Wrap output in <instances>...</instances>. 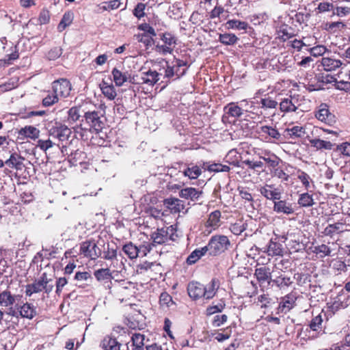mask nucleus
I'll return each instance as SVG.
<instances>
[{"instance_id":"obj_48","label":"nucleus","mask_w":350,"mask_h":350,"mask_svg":"<svg viewBox=\"0 0 350 350\" xmlns=\"http://www.w3.org/2000/svg\"><path fill=\"white\" fill-rule=\"evenodd\" d=\"M345 24L341 21L327 23L325 29L332 32L341 30L345 27Z\"/></svg>"},{"instance_id":"obj_32","label":"nucleus","mask_w":350,"mask_h":350,"mask_svg":"<svg viewBox=\"0 0 350 350\" xmlns=\"http://www.w3.org/2000/svg\"><path fill=\"white\" fill-rule=\"evenodd\" d=\"M101 346L104 350H117L120 345L118 344L116 338L107 336L103 340Z\"/></svg>"},{"instance_id":"obj_23","label":"nucleus","mask_w":350,"mask_h":350,"mask_svg":"<svg viewBox=\"0 0 350 350\" xmlns=\"http://www.w3.org/2000/svg\"><path fill=\"white\" fill-rule=\"evenodd\" d=\"M178 173H182L189 179H196L201 175L202 170L198 165H192L187 167L183 171L179 170Z\"/></svg>"},{"instance_id":"obj_33","label":"nucleus","mask_w":350,"mask_h":350,"mask_svg":"<svg viewBox=\"0 0 350 350\" xmlns=\"http://www.w3.org/2000/svg\"><path fill=\"white\" fill-rule=\"evenodd\" d=\"M295 298L293 296L291 295H288L287 296L283 298V301L280 304L279 309L284 312H286L289 311L294 305Z\"/></svg>"},{"instance_id":"obj_16","label":"nucleus","mask_w":350,"mask_h":350,"mask_svg":"<svg viewBox=\"0 0 350 350\" xmlns=\"http://www.w3.org/2000/svg\"><path fill=\"white\" fill-rule=\"evenodd\" d=\"M273 211L278 213L286 215H291L295 211L292 204L287 202L286 200L274 201Z\"/></svg>"},{"instance_id":"obj_4","label":"nucleus","mask_w":350,"mask_h":350,"mask_svg":"<svg viewBox=\"0 0 350 350\" xmlns=\"http://www.w3.org/2000/svg\"><path fill=\"white\" fill-rule=\"evenodd\" d=\"M175 228L173 226L165 228L157 229V230L153 232L151 235V238L153 240L154 246L156 244H165V246H170V249L172 250V243L174 239L173 238L174 234Z\"/></svg>"},{"instance_id":"obj_58","label":"nucleus","mask_w":350,"mask_h":350,"mask_svg":"<svg viewBox=\"0 0 350 350\" xmlns=\"http://www.w3.org/2000/svg\"><path fill=\"white\" fill-rule=\"evenodd\" d=\"M334 10V5L329 2H321L318 5L317 10L319 13H323Z\"/></svg>"},{"instance_id":"obj_47","label":"nucleus","mask_w":350,"mask_h":350,"mask_svg":"<svg viewBox=\"0 0 350 350\" xmlns=\"http://www.w3.org/2000/svg\"><path fill=\"white\" fill-rule=\"evenodd\" d=\"M207 170L209 172H229L230 168L228 165H222L221 163H213L208 166Z\"/></svg>"},{"instance_id":"obj_61","label":"nucleus","mask_w":350,"mask_h":350,"mask_svg":"<svg viewBox=\"0 0 350 350\" xmlns=\"http://www.w3.org/2000/svg\"><path fill=\"white\" fill-rule=\"evenodd\" d=\"M50 21V13L49 10L43 9L40 12L38 16V21L40 24H47Z\"/></svg>"},{"instance_id":"obj_36","label":"nucleus","mask_w":350,"mask_h":350,"mask_svg":"<svg viewBox=\"0 0 350 350\" xmlns=\"http://www.w3.org/2000/svg\"><path fill=\"white\" fill-rule=\"evenodd\" d=\"M144 335L135 333L133 334L131 337L132 345L134 347L132 350H143L144 347Z\"/></svg>"},{"instance_id":"obj_52","label":"nucleus","mask_w":350,"mask_h":350,"mask_svg":"<svg viewBox=\"0 0 350 350\" xmlns=\"http://www.w3.org/2000/svg\"><path fill=\"white\" fill-rule=\"evenodd\" d=\"M307 50L310 52L311 55L314 57H319L324 55L327 49L323 45H317Z\"/></svg>"},{"instance_id":"obj_13","label":"nucleus","mask_w":350,"mask_h":350,"mask_svg":"<svg viewBox=\"0 0 350 350\" xmlns=\"http://www.w3.org/2000/svg\"><path fill=\"white\" fill-rule=\"evenodd\" d=\"M85 105L75 106L68 111L67 121L70 124H73L79 120L81 117L83 118Z\"/></svg>"},{"instance_id":"obj_21","label":"nucleus","mask_w":350,"mask_h":350,"mask_svg":"<svg viewBox=\"0 0 350 350\" xmlns=\"http://www.w3.org/2000/svg\"><path fill=\"white\" fill-rule=\"evenodd\" d=\"M311 146L317 150H332L334 144L329 141L322 140L320 139H312L309 140Z\"/></svg>"},{"instance_id":"obj_18","label":"nucleus","mask_w":350,"mask_h":350,"mask_svg":"<svg viewBox=\"0 0 350 350\" xmlns=\"http://www.w3.org/2000/svg\"><path fill=\"white\" fill-rule=\"evenodd\" d=\"M219 287V282L218 280L215 278L212 279L208 284H207L206 286H204V298L206 299H212L215 295Z\"/></svg>"},{"instance_id":"obj_17","label":"nucleus","mask_w":350,"mask_h":350,"mask_svg":"<svg viewBox=\"0 0 350 350\" xmlns=\"http://www.w3.org/2000/svg\"><path fill=\"white\" fill-rule=\"evenodd\" d=\"M20 315L28 319H32L37 314L36 308L31 304L26 302L23 304L19 310Z\"/></svg>"},{"instance_id":"obj_64","label":"nucleus","mask_w":350,"mask_h":350,"mask_svg":"<svg viewBox=\"0 0 350 350\" xmlns=\"http://www.w3.org/2000/svg\"><path fill=\"white\" fill-rule=\"evenodd\" d=\"M228 317L226 314H217L215 316L213 325L215 327H219L226 322Z\"/></svg>"},{"instance_id":"obj_34","label":"nucleus","mask_w":350,"mask_h":350,"mask_svg":"<svg viewBox=\"0 0 350 350\" xmlns=\"http://www.w3.org/2000/svg\"><path fill=\"white\" fill-rule=\"evenodd\" d=\"M239 38L234 33H222L219 34V41L224 45H233L237 43Z\"/></svg>"},{"instance_id":"obj_7","label":"nucleus","mask_w":350,"mask_h":350,"mask_svg":"<svg viewBox=\"0 0 350 350\" xmlns=\"http://www.w3.org/2000/svg\"><path fill=\"white\" fill-rule=\"evenodd\" d=\"M19 297H21V295H14L10 289L7 288L0 292V306L8 308L9 310L8 314L14 316L16 311L13 306Z\"/></svg>"},{"instance_id":"obj_1","label":"nucleus","mask_w":350,"mask_h":350,"mask_svg":"<svg viewBox=\"0 0 350 350\" xmlns=\"http://www.w3.org/2000/svg\"><path fill=\"white\" fill-rule=\"evenodd\" d=\"M52 279L47 278L46 273H43L38 279H36L32 283L25 286V295L31 297L33 294L44 292L49 295L53 290Z\"/></svg>"},{"instance_id":"obj_43","label":"nucleus","mask_w":350,"mask_h":350,"mask_svg":"<svg viewBox=\"0 0 350 350\" xmlns=\"http://www.w3.org/2000/svg\"><path fill=\"white\" fill-rule=\"evenodd\" d=\"M246 224L242 220L231 224L230 227V231L235 235L241 234L246 229Z\"/></svg>"},{"instance_id":"obj_3","label":"nucleus","mask_w":350,"mask_h":350,"mask_svg":"<svg viewBox=\"0 0 350 350\" xmlns=\"http://www.w3.org/2000/svg\"><path fill=\"white\" fill-rule=\"evenodd\" d=\"M230 244V242L226 236L215 235L211 238L205 247L208 255L215 256L227 250Z\"/></svg>"},{"instance_id":"obj_62","label":"nucleus","mask_w":350,"mask_h":350,"mask_svg":"<svg viewBox=\"0 0 350 350\" xmlns=\"http://www.w3.org/2000/svg\"><path fill=\"white\" fill-rule=\"evenodd\" d=\"M146 5L145 4L142 3H139L135 6V9L133 10V15L136 16L137 18H141L145 15L144 10H145Z\"/></svg>"},{"instance_id":"obj_29","label":"nucleus","mask_w":350,"mask_h":350,"mask_svg":"<svg viewBox=\"0 0 350 350\" xmlns=\"http://www.w3.org/2000/svg\"><path fill=\"white\" fill-rule=\"evenodd\" d=\"M260 159H263L269 167L273 168V170L279 165L281 159L275 154H271L270 152H266L265 156H260Z\"/></svg>"},{"instance_id":"obj_28","label":"nucleus","mask_w":350,"mask_h":350,"mask_svg":"<svg viewBox=\"0 0 350 350\" xmlns=\"http://www.w3.org/2000/svg\"><path fill=\"white\" fill-rule=\"evenodd\" d=\"M10 53L6 55L5 59L1 60L4 64L10 65L12 64L13 62L18 59L19 57V53L17 49V46L12 44L10 46Z\"/></svg>"},{"instance_id":"obj_41","label":"nucleus","mask_w":350,"mask_h":350,"mask_svg":"<svg viewBox=\"0 0 350 350\" xmlns=\"http://www.w3.org/2000/svg\"><path fill=\"white\" fill-rule=\"evenodd\" d=\"M323 321L322 315L319 314L312 318L309 324V327L312 331L319 332L322 330Z\"/></svg>"},{"instance_id":"obj_63","label":"nucleus","mask_w":350,"mask_h":350,"mask_svg":"<svg viewBox=\"0 0 350 350\" xmlns=\"http://www.w3.org/2000/svg\"><path fill=\"white\" fill-rule=\"evenodd\" d=\"M224 304H219L218 305L209 306L206 309V314L211 315L217 312H220L224 308Z\"/></svg>"},{"instance_id":"obj_12","label":"nucleus","mask_w":350,"mask_h":350,"mask_svg":"<svg viewBox=\"0 0 350 350\" xmlns=\"http://www.w3.org/2000/svg\"><path fill=\"white\" fill-rule=\"evenodd\" d=\"M221 212L218 210L210 213L208 218L205 223V227L207 228L208 234L211 233L212 230H215L219 226Z\"/></svg>"},{"instance_id":"obj_30","label":"nucleus","mask_w":350,"mask_h":350,"mask_svg":"<svg viewBox=\"0 0 350 350\" xmlns=\"http://www.w3.org/2000/svg\"><path fill=\"white\" fill-rule=\"evenodd\" d=\"M74 18V14L71 11L66 12L64 14L61 21L58 25V29L62 31L66 29V27L69 26Z\"/></svg>"},{"instance_id":"obj_5","label":"nucleus","mask_w":350,"mask_h":350,"mask_svg":"<svg viewBox=\"0 0 350 350\" xmlns=\"http://www.w3.org/2000/svg\"><path fill=\"white\" fill-rule=\"evenodd\" d=\"M80 254L91 260L97 259L101 252L94 239L86 240L80 244Z\"/></svg>"},{"instance_id":"obj_25","label":"nucleus","mask_w":350,"mask_h":350,"mask_svg":"<svg viewBox=\"0 0 350 350\" xmlns=\"http://www.w3.org/2000/svg\"><path fill=\"white\" fill-rule=\"evenodd\" d=\"M201 193L202 192L198 191L195 188L187 187L181 189L179 196L183 198L194 200L198 199Z\"/></svg>"},{"instance_id":"obj_6","label":"nucleus","mask_w":350,"mask_h":350,"mask_svg":"<svg viewBox=\"0 0 350 350\" xmlns=\"http://www.w3.org/2000/svg\"><path fill=\"white\" fill-rule=\"evenodd\" d=\"M135 284L131 282L122 281L114 286V293L116 297L121 301L128 300L135 293Z\"/></svg>"},{"instance_id":"obj_57","label":"nucleus","mask_w":350,"mask_h":350,"mask_svg":"<svg viewBox=\"0 0 350 350\" xmlns=\"http://www.w3.org/2000/svg\"><path fill=\"white\" fill-rule=\"evenodd\" d=\"M68 284V280L65 277L59 278L56 281V294L59 296L62 292L63 288Z\"/></svg>"},{"instance_id":"obj_59","label":"nucleus","mask_w":350,"mask_h":350,"mask_svg":"<svg viewBox=\"0 0 350 350\" xmlns=\"http://www.w3.org/2000/svg\"><path fill=\"white\" fill-rule=\"evenodd\" d=\"M104 259L113 260L117 258V250L116 248H110L107 246V250L104 252Z\"/></svg>"},{"instance_id":"obj_22","label":"nucleus","mask_w":350,"mask_h":350,"mask_svg":"<svg viewBox=\"0 0 350 350\" xmlns=\"http://www.w3.org/2000/svg\"><path fill=\"white\" fill-rule=\"evenodd\" d=\"M345 224L342 222H337L334 224H329L327 226L323 233L326 236L333 237L335 234H338L344 231Z\"/></svg>"},{"instance_id":"obj_38","label":"nucleus","mask_w":350,"mask_h":350,"mask_svg":"<svg viewBox=\"0 0 350 350\" xmlns=\"http://www.w3.org/2000/svg\"><path fill=\"white\" fill-rule=\"evenodd\" d=\"M159 305L163 309L168 308L174 304L172 297L167 292H163L159 296Z\"/></svg>"},{"instance_id":"obj_40","label":"nucleus","mask_w":350,"mask_h":350,"mask_svg":"<svg viewBox=\"0 0 350 350\" xmlns=\"http://www.w3.org/2000/svg\"><path fill=\"white\" fill-rule=\"evenodd\" d=\"M298 204L301 207L312 206L314 204L312 196L308 193L301 194L298 199Z\"/></svg>"},{"instance_id":"obj_9","label":"nucleus","mask_w":350,"mask_h":350,"mask_svg":"<svg viewBox=\"0 0 350 350\" xmlns=\"http://www.w3.org/2000/svg\"><path fill=\"white\" fill-rule=\"evenodd\" d=\"M315 117L320 121L328 125H333L336 122V116L329 111L328 106L325 103L320 105Z\"/></svg>"},{"instance_id":"obj_51","label":"nucleus","mask_w":350,"mask_h":350,"mask_svg":"<svg viewBox=\"0 0 350 350\" xmlns=\"http://www.w3.org/2000/svg\"><path fill=\"white\" fill-rule=\"evenodd\" d=\"M272 282L279 287H282L289 286L292 283V281L289 277L280 275L276 279L273 280Z\"/></svg>"},{"instance_id":"obj_31","label":"nucleus","mask_w":350,"mask_h":350,"mask_svg":"<svg viewBox=\"0 0 350 350\" xmlns=\"http://www.w3.org/2000/svg\"><path fill=\"white\" fill-rule=\"evenodd\" d=\"M94 277L99 281L110 280L113 276L109 268L99 269L94 271Z\"/></svg>"},{"instance_id":"obj_2","label":"nucleus","mask_w":350,"mask_h":350,"mask_svg":"<svg viewBox=\"0 0 350 350\" xmlns=\"http://www.w3.org/2000/svg\"><path fill=\"white\" fill-rule=\"evenodd\" d=\"M94 109H90L87 105H85V111L82 122H85L89 126V130L95 131L96 133L100 131L103 128V122L101 120V114L100 111L96 110V107Z\"/></svg>"},{"instance_id":"obj_19","label":"nucleus","mask_w":350,"mask_h":350,"mask_svg":"<svg viewBox=\"0 0 350 350\" xmlns=\"http://www.w3.org/2000/svg\"><path fill=\"white\" fill-rule=\"evenodd\" d=\"M272 188V185H266L265 187H262L260 189V193L268 200H280L281 198V193L278 189L271 190Z\"/></svg>"},{"instance_id":"obj_27","label":"nucleus","mask_w":350,"mask_h":350,"mask_svg":"<svg viewBox=\"0 0 350 350\" xmlns=\"http://www.w3.org/2000/svg\"><path fill=\"white\" fill-rule=\"evenodd\" d=\"M206 253H207V251L206 250L205 246L200 249H196L194 251H193L191 253V254L187 257V262L189 265L194 264Z\"/></svg>"},{"instance_id":"obj_45","label":"nucleus","mask_w":350,"mask_h":350,"mask_svg":"<svg viewBox=\"0 0 350 350\" xmlns=\"http://www.w3.org/2000/svg\"><path fill=\"white\" fill-rule=\"evenodd\" d=\"M55 90L56 89H53V92L42 99V105L44 107L51 106L58 101V97Z\"/></svg>"},{"instance_id":"obj_37","label":"nucleus","mask_w":350,"mask_h":350,"mask_svg":"<svg viewBox=\"0 0 350 350\" xmlns=\"http://www.w3.org/2000/svg\"><path fill=\"white\" fill-rule=\"evenodd\" d=\"M224 109L227 110L226 113L233 118H239L243 114V109L234 103H229Z\"/></svg>"},{"instance_id":"obj_8","label":"nucleus","mask_w":350,"mask_h":350,"mask_svg":"<svg viewBox=\"0 0 350 350\" xmlns=\"http://www.w3.org/2000/svg\"><path fill=\"white\" fill-rule=\"evenodd\" d=\"M71 133V130L67 126L62 124H56L55 126H53L49 130V135L57 139L59 142L67 141Z\"/></svg>"},{"instance_id":"obj_44","label":"nucleus","mask_w":350,"mask_h":350,"mask_svg":"<svg viewBox=\"0 0 350 350\" xmlns=\"http://www.w3.org/2000/svg\"><path fill=\"white\" fill-rule=\"evenodd\" d=\"M226 24L228 25V28L237 30H246L248 27L246 22L239 20H229Z\"/></svg>"},{"instance_id":"obj_46","label":"nucleus","mask_w":350,"mask_h":350,"mask_svg":"<svg viewBox=\"0 0 350 350\" xmlns=\"http://www.w3.org/2000/svg\"><path fill=\"white\" fill-rule=\"evenodd\" d=\"M261 132L269 135L271 137L279 139L281 137L280 133L278 131L271 126H262L260 127Z\"/></svg>"},{"instance_id":"obj_10","label":"nucleus","mask_w":350,"mask_h":350,"mask_svg":"<svg viewBox=\"0 0 350 350\" xmlns=\"http://www.w3.org/2000/svg\"><path fill=\"white\" fill-rule=\"evenodd\" d=\"M204 286L198 282H191L189 283L187 291L189 297L193 299H198L203 297L204 295Z\"/></svg>"},{"instance_id":"obj_11","label":"nucleus","mask_w":350,"mask_h":350,"mask_svg":"<svg viewBox=\"0 0 350 350\" xmlns=\"http://www.w3.org/2000/svg\"><path fill=\"white\" fill-rule=\"evenodd\" d=\"M254 275L259 283L262 284L267 282L269 284L272 282L271 272L268 267L262 266L255 269Z\"/></svg>"},{"instance_id":"obj_39","label":"nucleus","mask_w":350,"mask_h":350,"mask_svg":"<svg viewBox=\"0 0 350 350\" xmlns=\"http://www.w3.org/2000/svg\"><path fill=\"white\" fill-rule=\"evenodd\" d=\"M158 76L159 75L156 71H148L143 73L142 79L143 83L153 85L159 80Z\"/></svg>"},{"instance_id":"obj_24","label":"nucleus","mask_w":350,"mask_h":350,"mask_svg":"<svg viewBox=\"0 0 350 350\" xmlns=\"http://www.w3.org/2000/svg\"><path fill=\"white\" fill-rule=\"evenodd\" d=\"M112 75L117 86L122 85L129 79L128 72H122L116 68L112 70Z\"/></svg>"},{"instance_id":"obj_49","label":"nucleus","mask_w":350,"mask_h":350,"mask_svg":"<svg viewBox=\"0 0 350 350\" xmlns=\"http://www.w3.org/2000/svg\"><path fill=\"white\" fill-rule=\"evenodd\" d=\"M280 109L284 112L295 111L296 107L289 98H284L280 104Z\"/></svg>"},{"instance_id":"obj_54","label":"nucleus","mask_w":350,"mask_h":350,"mask_svg":"<svg viewBox=\"0 0 350 350\" xmlns=\"http://www.w3.org/2000/svg\"><path fill=\"white\" fill-rule=\"evenodd\" d=\"M350 14V8L337 6L333 10V14L339 17H345Z\"/></svg>"},{"instance_id":"obj_50","label":"nucleus","mask_w":350,"mask_h":350,"mask_svg":"<svg viewBox=\"0 0 350 350\" xmlns=\"http://www.w3.org/2000/svg\"><path fill=\"white\" fill-rule=\"evenodd\" d=\"M55 144L51 139H38L37 142L36 146L38 147L42 151L46 152L49 148H52Z\"/></svg>"},{"instance_id":"obj_42","label":"nucleus","mask_w":350,"mask_h":350,"mask_svg":"<svg viewBox=\"0 0 350 350\" xmlns=\"http://www.w3.org/2000/svg\"><path fill=\"white\" fill-rule=\"evenodd\" d=\"M286 132L293 138L301 137L306 133L304 128L299 126H295L291 129H286Z\"/></svg>"},{"instance_id":"obj_60","label":"nucleus","mask_w":350,"mask_h":350,"mask_svg":"<svg viewBox=\"0 0 350 350\" xmlns=\"http://www.w3.org/2000/svg\"><path fill=\"white\" fill-rule=\"evenodd\" d=\"M58 86L62 88H71V83L68 79L61 78L54 81L52 83V88H57Z\"/></svg>"},{"instance_id":"obj_26","label":"nucleus","mask_w":350,"mask_h":350,"mask_svg":"<svg viewBox=\"0 0 350 350\" xmlns=\"http://www.w3.org/2000/svg\"><path fill=\"white\" fill-rule=\"evenodd\" d=\"M268 255L269 256H283L284 248L282 245L277 242L270 241L267 248Z\"/></svg>"},{"instance_id":"obj_56","label":"nucleus","mask_w":350,"mask_h":350,"mask_svg":"<svg viewBox=\"0 0 350 350\" xmlns=\"http://www.w3.org/2000/svg\"><path fill=\"white\" fill-rule=\"evenodd\" d=\"M153 247H154V244L152 243H148L140 245L138 247L139 256V255L141 256H146L152 250Z\"/></svg>"},{"instance_id":"obj_15","label":"nucleus","mask_w":350,"mask_h":350,"mask_svg":"<svg viewBox=\"0 0 350 350\" xmlns=\"http://www.w3.org/2000/svg\"><path fill=\"white\" fill-rule=\"evenodd\" d=\"M321 65L326 71H333L339 68L342 63L340 59L333 57H323L321 59Z\"/></svg>"},{"instance_id":"obj_14","label":"nucleus","mask_w":350,"mask_h":350,"mask_svg":"<svg viewBox=\"0 0 350 350\" xmlns=\"http://www.w3.org/2000/svg\"><path fill=\"white\" fill-rule=\"evenodd\" d=\"M24 158L19 154L14 152L11 154L10 158L5 161V164L10 168L16 170H21L24 167L23 161Z\"/></svg>"},{"instance_id":"obj_55","label":"nucleus","mask_w":350,"mask_h":350,"mask_svg":"<svg viewBox=\"0 0 350 350\" xmlns=\"http://www.w3.org/2000/svg\"><path fill=\"white\" fill-rule=\"evenodd\" d=\"M272 176L277 177L282 180L288 181L289 176L284 172L281 168L275 167L272 172Z\"/></svg>"},{"instance_id":"obj_35","label":"nucleus","mask_w":350,"mask_h":350,"mask_svg":"<svg viewBox=\"0 0 350 350\" xmlns=\"http://www.w3.org/2000/svg\"><path fill=\"white\" fill-rule=\"evenodd\" d=\"M122 250L131 259L136 258L139 256L138 247L135 246L131 242L125 244Z\"/></svg>"},{"instance_id":"obj_20","label":"nucleus","mask_w":350,"mask_h":350,"mask_svg":"<svg viewBox=\"0 0 350 350\" xmlns=\"http://www.w3.org/2000/svg\"><path fill=\"white\" fill-rule=\"evenodd\" d=\"M20 135L28 137L32 139L38 138L40 131L33 126H26L24 128L21 129L18 132Z\"/></svg>"},{"instance_id":"obj_53","label":"nucleus","mask_w":350,"mask_h":350,"mask_svg":"<svg viewBox=\"0 0 350 350\" xmlns=\"http://www.w3.org/2000/svg\"><path fill=\"white\" fill-rule=\"evenodd\" d=\"M62 54V50L60 47H54L51 49L46 55L48 59L55 60L59 58Z\"/></svg>"}]
</instances>
